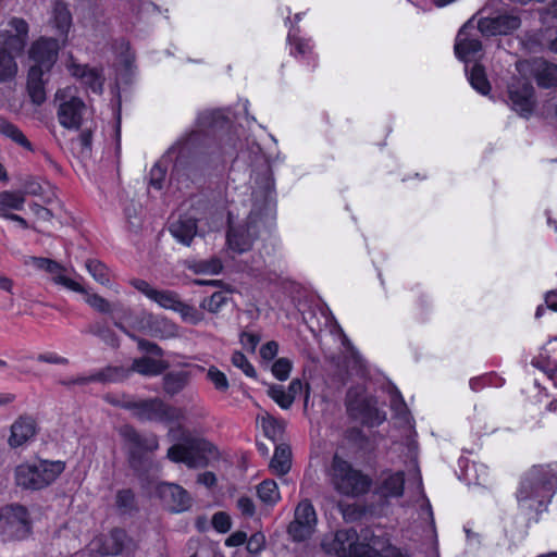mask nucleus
I'll return each instance as SVG.
<instances>
[{
  "label": "nucleus",
  "mask_w": 557,
  "mask_h": 557,
  "mask_svg": "<svg viewBox=\"0 0 557 557\" xmlns=\"http://www.w3.org/2000/svg\"><path fill=\"white\" fill-rule=\"evenodd\" d=\"M327 475L333 488L346 497L361 496L368 493L372 485V480L368 475L337 454L332 459Z\"/></svg>",
  "instance_id": "nucleus-3"
},
{
  "label": "nucleus",
  "mask_w": 557,
  "mask_h": 557,
  "mask_svg": "<svg viewBox=\"0 0 557 557\" xmlns=\"http://www.w3.org/2000/svg\"><path fill=\"white\" fill-rule=\"evenodd\" d=\"M129 370L124 367L109 366L91 373L92 382L115 383L125 380Z\"/></svg>",
  "instance_id": "nucleus-32"
},
{
  "label": "nucleus",
  "mask_w": 557,
  "mask_h": 557,
  "mask_svg": "<svg viewBox=\"0 0 557 557\" xmlns=\"http://www.w3.org/2000/svg\"><path fill=\"white\" fill-rule=\"evenodd\" d=\"M163 160L157 162L150 170V185L156 189L163 187V182L166 174V168L163 166Z\"/></svg>",
  "instance_id": "nucleus-53"
},
{
  "label": "nucleus",
  "mask_w": 557,
  "mask_h": 557,
  "mask_svg": "<svg viewBox=\"0 0 557 557\" xmlns=\"http://www.w3.org/2000/svg\"><path fill=\"white\" fill-rule=\"evenodd\" d=\"M387 393L389 395L391 409L394 412V416L403 423L409 424L410 412L399 389L395 385L389 384Z\"/></svg>",
  "instance_id": "nucleus-29"
},
{
  "label": "nucleus",
  "mask_w": 557,
  "mask_h": 557,
  "mask_svg": "<svg viewBox=\"0 0 557 557\" xmlns=\"http://www.w3.org/2000/svg\"><path fill=\"white\" fill-rule=\"evenodd\" d=\"M30 263L38 270H42L51 275V281L72 292L85 293V288L78 282L66 276L67 269L61 263L42 257H32Z\"/></svg>",
  "instance_id": "nucleus-16"
},
{
  "label": "nucleus",
  "mask_w": 557,
  "mask_h": 557,
  "mask_svg": "<svg viewBox=\"0 0 557 557\" xmlns=\"http://www.w3.org/2000/svg\"><path fill=\"white\" fill-rule=\"evenodd\" d=\"M212 525L220 533H226L232 527L231 517L224 512H215L212 517Z\"/></svg>",
  "instance_id": "nucleus-54"
},
{
  "label": "nucleus",
  "mask_w": 557,
  "mask_h": 557,
  "mask_svg": "<svg viewBox=\"0 0 557 557\" xmlns=\"http://www.w3.org/2000/svg\"><path fill=\"white\" fill-rule=\"evenodd\" d=\"M69 71L72 76L79 79L86 87L95 94H101L103 89L104 77L102 71L98 67L71 63Z\"/></svg>",
  "instance_id": "nucleus-22"
},
{
  "label": "nucleus",
  "mask_w": 557,
  "mask_h": 557,
  "mask_svg": "<svg viewBox=\"0 0 557 557\" xmlns=\"http://www.w3.org/2000/svg\"><path fill=\"white\" fill-rule=\"evenodd\" d=\"M207 379L213 384L214 388L221 393H225L230 388V383L225 373L214 366H211L208 369Z\"/></svg>",
  "instance_id": "nucleus-45"
},
{
  "label": "nucleus",
  "mask_w": 557,
  "mask_h": 557,
  "mask_svg": "<svg viewBox=\"0 0 557 557\" xmlns=\"http://www.w3.org/2000/svg\"><path fill=\"white\" fill-rule=\"evenodd\" d=\"M64 469L65 463L60 460L22 463L15 468V482L23 488L41 490L54 482Z\"/></svg>",
  "instance_id": "nucleus-5"
},
{
  "label": "nucleus",
  "mask_w": 557,
  "mask_h": 557,
  "mask_svg": "<svg viewBox=\"0 0 557 557\" xmlns=\"http://www.w3.org/2000/svg\"><path fill=\"white\" fill-rule=\"evenodd\" d=\"M84 332L99 337L110 346H117V338L106 322L96 321L90 323Z\"/></svg>",
  "instance_id": "nucleus-35"
},
{
  "label": "nucleus",
  "mask_w": 557,
  "mask_h": 557,
  "mask_svg": "<svg viewBox=\"0 0 557 557\" xmlns=\"http://www.w3.org/2000/svg\"><path fill=\"white\" fill-rule=\"evenodd\" d=\"M259 498L265 504H275L280 500L277 484L273 480H264L257 487Z\"/></svg>",
  "instance_id": "nucleus-37"
},
{
  "label": "nucleus",
  "mask_w": 557,
  "mask_h": 557,
  "mask_svg": "<svg viewBox=\"0 0 557 557\" xmlns=\"http://www.w3.org/2000/svg\"><path fill=\"white\" fill-rule=\"evenodd\" d=\"M189 377V373L183 370L168 372L163 376L164 392L170 396L178 394L188 384Z\"/></svg>",
  "instance_id": "nucleus-30"
},
{
  "label": "nucleus",
  "mask_w": 557,
  "mask_h": 557,
  "mask_svg": "<svg viewBox=\"0 0 557 557\" xmlns=\"http://www.w3.org/2000/svg\"><path fill=\"white\" fill-rule=\"evenodd\" d=\"M59 49L57 39L42 37L32 45L29 57L35 63L44 65L46 71H50L57 61Z\"/></svg>",
  "instance_id": "nucleus-19"
},
{
  "label": "nucleus",
  "mask_w": 557,
  "mask_h": 557,
  "mask_svg": "<svg viewBox=\"0 0 557 557\" xmlns=\"http://www.w3.org/2000/svg\"><path fill=\"white\" fill-rule=\"evenodd\" d=\"M2 133L10 137L12 140L17 143L18 145L30 149V143L25 137V135L13 124L4 123L1 127Z\"/></svg>",
  "instance_id": "nucleus-49"
},
{
  "label": "nucleus",
  "mask_w": 557,
  "mask_h": 557,
  "mask_svg": "<svg viewBox=\"0 0 557 557\" xmlns=\"http://www.w3.org/2000/svg\"><path fill=\"white\" fill-rule=\"evenodd\" d=\"M136 543L122 529H114L108 535L96 537L89 544V552L99 557L116 556L127 550H135Z\"/></svg>",
  "instance_id": "nucleus-11"
},
{
  "label": "nucleus",
  "mask_w": 557,
  "mask_h": 557,
  "mask_svg": "<svg viewBox=\"0 0 557 557\" xmlns=\"http://www.w3.org/2000/svg\"><path fill=\"white\" fill-rule=\"evenodd\" d=\"M47 72L44 65L34 62L28 71L27 84L44 83L42 76Z\"/></svg>",
  "instance_id": "nucleus-60"
},
{
  "label": "nucleus",
  "mask_w": 557,
  "mask_h": 557,
  "mask_svg": "<svg viewBox=\"0 0 557 557\" xmlns=\"http://www.w3.org/2000/svg\"><path fill=\"white\" fill-rule=\"evenodd\" d=\"M86 269L95 281L108 286L110 283L109 269L99 260L89 259L86 261Z\"/></svg>",
  "instance_id": "nucleus-38"
},
{
  "label": "nucleus",
  "mask_w": 557,
  "mask_h": 557,
  "mask_svg": "<svg viewBox=\"0 0 557 557\" xmlns=\"http://www.w3.org/2000/svg\"><path fill=\"white\" fill-rule=\"evenodd\" d=\"M537 85L542 88H552L557 86V65L545 61L544 59H533L527 62Z\"/></svg>",
  "instance_id": "nucleus-24"
},
{
  "label": "nucleus",
  "mask_w": 557,
  "mask_h": 557,
  "mask_svg": "<svg viewBox=\"0 0 557 557\" xmlns=\"http://www.w3.org/2000/svg\"><path fill=\"white\" fill-rule=\"evenodd\" d=\"M25 203L23 191H9L0 193V216L8 214L10 210H22Z\"/></svg>",
  "instance_id": "nucleus-34"
},
{
  "label": "nucleus",
  "mask_w": 557,
  "mask_h": 557,
  "mask_svg": "<svg viewBox=\"0 0 557 557\" xmlns=\"http://www.w3.org/2000/svg\"><path fill=\"white\" fill-rule=\"evenodd\" d=\"M50 23L59 36L65 40L72 27V14L67 4L61 0L54 1Z\"/></svg>",
  "instance_id": "nucleus-26"
},
{
  "label": "nucleus",
  "mask_w": 557,
  "mask_h": 557,
  "mask_svg": "<svg viewBox=\"0 0 557 557\" xmlns=\"http://www.w3.org/2000/svg\"><path fill=\"white\" fill-rule=\"evenodd\" d=\"M317 513L309 499H302L296 507L294 520L288 524L287 532L295 542L308 540L317 525Z\"/></svg>",
  "instance_id": "nucleus-12"
},
{
  "label": "nucleus",
  "mask_w": 557,
  "mask_h": 557,
  "mask_svg": "<svg viewBox=\"0 0 557 557\" xmlns=\"http://www.w3.org/2000/svg\"><path fill=\"white\" fill-rule=\"evenodd\" d=\"M115 505L121 513H131L136 509L135 494L129 488L120 490L115 496Z\"/></svg>",
  "instance_id": "nucleus-40"
},
{
  "label": "nucleus",
  "mask_w": 557,
  "mask_h": 557,
  "mask_svg": "<svg viewBox=\"0 0 557 557\" xmlns=\"http://www.w3.org/2000/svg\"><path fill=\"white\" fill-rule=\"evenodd\" d=\"M257 236L258 226L252 216H249L245 225L230 226L227 231V245L231 250L243 253L251 248Z\"/></svg>",
  "instance_id": "nucleus-18"
},
{
  "label": "nucleus",
  "mask_w": 557,
  "mask_h": 557,
  "mask_svg": "<svg viewBox=\"0 0 557 557\" xmlns=\"http://www.w3.org/2000/svg\"><path fill=\"white\" fill-rule=\"evenodd\" d=\"M138 329L145 334L166 338L175 334V326L168 319L152 313L144 312L138 319Z\"/></svg>",
  "instance_id": "nucleus-20"
},
{
  "label": "nucleus",
  "mask_w": 557,
  "mask_h": 557,
  "mask_svg": "<svg viewBox=\"0 0 557 557\" xmlns=\"http://www.w3.org/2000/svg\"><path fill=\"white\" fill-rule=\"evenodd\" d=\"M404 472L385 471L380 476L376 494L383 498H398L404 494Z\"/></svg>",
  "instance_id": "nucleus-23"
},
{
  "label": "nucleus",
  "mask_w": 557,
  "mask_h": 557,
  "mask_svg": "<svg viewBox=\"0 0 557 557\" xmlns=\"http://www.w3.org/2000/svg\"><path fill=\"white\" fill-rule=\"evenodd\" d=\"M131 284L133 285L134 288L144 294L147 298H149L150 300L153 299L157 289L153 288L147 281L134 278L131 281Z\"/></svg>",
  "instance_id": "nucleus-57"
},
{
  "label": "nucleus",
  "mask_w": 557,
  "mask_h": 557,
  "mask_svg": "<svg viewBox=\"0 0 557 557\" xmlns=\"http://www.w3.org/2000/svg\"><path fill=\"white\" fill-rule=\"evenodd\" d=\"M30 531L28 512L21 505L2 508L1 534L3 541L23 540Z\"/></svg>",
  "instance_id": "nucleus-10"
},
{
  "label": "nucleus",
  "mask_w": 557,
  "mask_h": 557,
  "mask_svg": "<svg viewBox=\"0 0 557 557\" xmlns=\"http://www.w3.org/2000/svg\"><path fill=\"white\" fill-rule=\"evenodd\" d=\"M269 395L282 409H288L294 403L292 394L281 385L271 386Z\"/></svg>",
  "instance_id": "nucleus-46"
},
{
  "label": "nucleus",
  "mask_w": 557,
  "mask_h": 557,
  "mask_svg": "<svg viewBox=\"0 0 557 557\" xmlns=\"http://www.w3.org/2000/svg\"><path fill=\"white\" fill-rule=\"evenodd\" d=\"M277 352H278V344L274 341H270V342L265 343L260 348V356L265 361L273 360L276 357Z\"/></svg>",
  "instance_id": "nucleus-61"
},
{
  "label": "nucleus",
  "mask_w": 557,
  "mask_h": 557,
  "mask_svg": "<svg viewBox=\"0 0 557 557\" xmlns=\"http://www.w3.org/2000/svg\"><path fill=\"white\" fill-rule=\"evenodd\" d=\"M246 541L247 534L243 531H236L226 539L225 545L228 547H236L243 545Z\"/></svg>",
  "instance_id": "nucleus-63"
},
{
  "label": "nucleus",
  "mask_w": 557,
  "mask_h": 557,
  "mask_svg": "<svg viewBox=\"0 0 557 557\" xmlns=\"http://www.w3.org/2000/svg\"><path fill=\"white\" fill-rule=\"evenodd\" d=\"M557 490V462L533 466L517 491L520 508L540 513L545 511Z\"/></svg>",
  "instance_id": "nucleus-1"
},
{
  "label": "nucleus",
  "mask_w": 557,
  "mask_h": 557,
  "mask_svg": "<svg viewBox=\"0 0 557 557\" xmlns=\"http://www.w3.org/2000/svg\"><path fill=\"white\" fill-rule=\"evenodd\" d=\"M347 411L367 426H379L386 420L385 411L377 407L374 396L367 395L361 387H351L346 395Z\"/></svg>",
  "instance_id": "nucleus-7"
},
{
  "label": "nucleus",
  "mask_w": 557,
  "mask_h": 557,
  "mask_svg": "<svg viewBox=\"0 0 557 557\" xmlns=\"http://www.w3.org/2000/svg\"><path fill=\"white\" fill-rule=\"evenodd\" d=\"M468 79L471 86L481 95H487L490 92L491 85L482 65L475 63L468 75Z\"/></svg>",
  "instance_id": "nucleus-36"
},
{
  "label": "nucleus",
  "mask_w": 557,
  "mask_h": 557,
  "mask_svg": "<svg viewBox=\"0 0 557 557\" xmlns=\"http://www.w3.org/2000/svg\"><path fill=\"white\" fill-rule=\"evenodd\" d=\"M454 50L456 57L466 64L475 61L481 54L482 42L480 34L471 22L466 23L458 32ZM466 72L468 73V65H466Z\"/></svg>",
  "instance_id": "nucleus-14"
},
{
  "label": "nucleus",
  "mask_w": 557,
  "mask_h": 557,
  "mask_svg": "<svg viewBox=\"0 0 557 557\" xmlns=\"http://www.w3.org/2000/svg\"><path fill=\"white\" fill-rule=\"evenodd\" d=\"M496 26L499 28V35L508 34L520 27V18L513 15H498L495 17Z\"/></svg>",
  "instance_id": "nucleus-48"
},
{
  "label": "nucleus",
  "mask_w": 557,
  "mask_h": 557,
  "mask_svg": "<svg viewBox=\"0 0 557 557\" xmlns=\"http://www.w3.org/2000/svg\"><path fill=\"white\" fill-rule=\"evenodd\" d=\"M152 301L157 302L160 307L175 311L180 305L181 298L177 293L173 290H159L157 289Z\"/></svg>",
  "instance_id": "nucleus-42"
},
{
  "label": "nucleus",
  "mask_w": 557,
  "mask_h": 557,
  "mask_svg": "<svg viewBox=\"0 0 557 557\" xmlns=\"http://www.w3.org/2000/svg\"><path fill=\"white\" fill-rule=\"evenodd\" d=\"M293 29L295 26L292 25L290 30L287 36V40L290 45V54L295 58L297 57H308L311 59L312 69H315L318 65V60L315 57H310L312 53L313 46L311 45L310 39H305L293 34Z\"/></svg>",
  "instance_id": "nucleus-28"
},
{
  "label": "nucleus",
  "mask_w": 557,
  "mask_h": 557,
  "mask_svg": "<svg viewBox=\"0 0 557 557\" xmlns=\"http://www.w3.org/2000/svg\"><path fill=\"white\" fill-rule=\"evenodd\" d=\"M175 312L180 313L184 322L196 325L203 320V313L199 309L188 304L180 301Z\"/></svg>",
  "instance_id": "nucleus-44"
},
{
  "label": "nucleus",
  "mask_w": 557,
  "mask_h": 557,
  "mask_svg": "<svg viewBox=\"0 0 557 557\" xmlns=\"http://www.w3.org/2000/svg\"><path fill=\"white\" fill-rule=\"evenodd\" d=\"M166 368V361L156 360L149 357H141L133 360L129 371L146 376H156L161 374Z\"/></svg>",
  "instance_id": "nucleus-27"
},
{
  "label": "nucleus",
  "mask_w": 557,
  "mask_h": 557,
  "mask_svg": "<svg viewBox=\"0 0 557 557\" xmlns=\"http://www.w3.org/2000/svg\"><path fill=\"white\" fill-rule=\"evenodd\" d=\"M58 103L57 116L61 126L66 129H78L86 112L85 102L77 96L75 87H65L55 92Z\"/></svg>",
  "instance_id": "nucleus-9"
},
{
  "label": "nucleus",
  "mask_w": 557,
  "mask_h": 557,
  "mask_svg": "<svg viewBox=\"0 0 557 557\" xmlns=\"http://www.w3.org/2000/svg\"><path fill=\"white\" fill-rule=\"evenodd\" d=\"M247 550L251 554L260 553L265 545V537L261 532L252 534L247 541Z\"/></svg>",
  "instance_id": "nucleus-55"
},
{
  "label": "nucleus",
  "mask_w": 557,
  "mask_h": 557,
  "mask_svg": "<svg viewBox=\"0 0 557 557\" xmlns=\"http://www.w3.org/2000/svg\"><path fill=\"white\" fill-rule=\"evenodd\" d=\"M168 436L173 441H182V443L174 444L168 449L166 457L169 460L175 463H184L191 469L207 466L208 460L203 455L206 442L191 437L182 426L170 429Z\"/></svg>",
  "instance_id": "nucleus-4"
},
{
  "label": "nucleus",
  "mask_w": 557,
  "mask_h": 557,
  "mask_svg": "<svg viewBox=\"0 0 557 557\" xmlns=\"http://www.w3.org/2000/svg\"><path fill=\"white\" fill-rule=\"evenodd\" d=\"M36 359L39 362H45V363H50V364H63V366L69 364V359L67 358L59 356L55 352L39 354L36 357Z\"/></svg>",
  "instance_id": "nucleus-58"
},
{
  "label": "nucleus",
  "mask_w": 557,
  "mask_h": 557,
  "mask_svg": "<svg viewBox=\"0 0 557 557\" xmlns=\"http://www.w3.org/2000/svg\"><path fill=\"white\" fill-rule=\"evenodd\" d=\"M28 23L21 17L9 20L0 32V83L11 81L17 73V63L11 52H22L28 40Z\"/></svg>",
  "instance_id": "nucleus-2"
},
{
  "label": "nucleus",
  "mask_w": 557,
  "mask_h": 557,
  "mask_svg": "<svg viewBox=\"0 0 557 557\" xmlns=\"http://www.w3.org/2000/svg\"><path fill=\"white\" fill-rule=\"evenodd\" d=\"M27 89L34 103L41 104L46 100L44 83L27 84Z\"/></svg>",
  "instance_id": "nucleus-56"
},
{
  "label": "nucleus",
  "mask_w": 557,
  "mask_h": 557,
  "mask_svg": "<svg viewBox=\"0 0 557 557\" xmlns=\"http://www.w3.org/2000/svg\"><path fill=\"white\" fill-rule=\"evenodd\" d=\"M36 434V421L30 416H20L11 425L8 440L10 447L17 448L26 444Z\"/></svg>",
  "instance_id": "nucleus-21"
},
{
  "label": "nucleus",
  "mask_w": 557,
  "mask_h": 557,
  "mask_svg": "<svg viewBox=\"0 0 557 557\" xmlns=\"http://www.w3.org/2000/svg\"><path fill=\"white\" fill-rule=\"evenodd\" d=\"M231 362L235 368L240 369L246 376L251 379L257 377L256 369L243 352L234 351L231 358Z\"/></svg>",
  "instance_id": "nucleus-47"
},
{
  "label": "nucleus",
  "mask_w": 557,
  "mask_h": 557,
  "mask_svg": "<svg viewBox=\"0 0 557 557\" xmlns=\"http://www.w3.org/2000/svg\"><path fill=\"white\" fill-rule=\"evenodd\" d=\"M169 232L178 243L190 246L198 234L197 220L187 215L180 216L170 224Z\"/></svg>",
  "instance_id": "nucleus-25"
},
{
  "label": "nucleus",
  "mask_w": 557,
  "mask_h": 557,
  "mask_svg": "<svg viewBox=\"0 0 557 557\" xmlns=\"http://www.w3.org/2000/svg\"><path fill=\"white\" fill-rule=\"evenodd\" d=\"M126 410L141 422L171 423L182 418L180 409L166 404L159 397L133 400L125 405Z\"/></svg>",
  "instance_id": "nucleus-8"
},
{
  "label": "nucleus",
  "mask_w": 557,
  "mask_h": 557,
  "mask_svg": "<svg viewBox=\"0 0 557 557\" xmlns=\"http://www.w3.org/2000/svg\"><path fill=\"white\" fill-rule=\"evenodd\" d=\"M240 344L244 348L250 350L253 352L260 342V337L257 334L249 333V332H243L240 334Z\"/></svg>",
  "instance_id": "nucleus-59"
},
{
  "label": "nucleus",
  "mask_w": 557,
  "mask_h": 557,
  "mask_svg": "<svg viewBox=\"0 0 557 557\" xmlns=\"http://www.w3.org/2000/svg\"><path fill=\"white\" fill-rule=\"evenodd\" d=\"M508 97L512 109L521 116L531 115L534 108V88L530 82L522 78H513L508 85Z\"/></svg>",
  "instance_id": "nucleus-15"
},
{
  "label": "nucleus",
  "mask_w": 557,
  "mask_h": 557,
  "mask_svg": "<svg viewBox=\"0 0 557 557\" xmlns=\"http://www.w3.org/2000/svg\"><path fill=\"white\" fill-rule=\"evenodd\" d=\"M121 435L131 445L128 459L134 469H137L141 462L143 453H152L159 448V440L156 434H140L131 425L123 426Z\"/></svg>",
  "instance_id": "nucleus-13"
},
{
  "label": "nucleus",
  "mask_w": 557,
  "mask_h": 557,
  "mask_svg": "<svg viewBox=\"0 0 557 557\" xmlns=\"http://www.w3.org/2000/svg\"><path fill=\"white\" fill-rule=\"evenodd\" d=\"M237 507L243 515L251 517L255 513V504L251 498L243 496L237 500Z\"/></svg>",
  "instance_id": "nucleus-62"
},
{
  "label": "nucleus",
  "mask_w": 557,
  "mask_h": 557,
  "mask_svg": "<svg viewBox=\"0 0 557 557\" xmlns=\"http://www.w3.org/2000/svg\"><path fill=\"white\" fill-rule=\"evenodd\" d=\"M157 494L172 512H183L191 506L189 493L178 484L161 482L157 486Z\"/></svg>",
  "instance_id": "nucleus-17"
},
{
  "label": "nucleus",
  "mask_w": 557,
  "mask_h": 557,
  "mask_svg": "<svg viewBox=\"0 0 557 557\" xmlns=\"http://www.w3.org/2000/svg\"><path fill=\"white\" fill-rule=\"evenodd\" d=\"M230 300L226 292H215L201 301L200 307L211 313H218Z\"/></svg>",
  "instance_id": "nucleus-41"
},
{
  "label": "nucleus",
  "mask_w": 557,
  "mask_h": 557,
  "mask_svg": "<svg viewBox=\"0 0 557 557\" xmlns=\"http://www.w3.org/2000/svg\"><path fill=\"white\" fill-rule=\"evenodd\" d=\"M115 326L119 327L122 332H124L129 338H132L133 341L137 342L139 350L145 351V352L150 354V355H153V356H157V357H162L163 356L162 348L160 346H158L156 343H152V342H149L147 339L137 337L136 335H134L131 332H128L126 330V327L123 324L119 323V322L115 323Z\"/></svg>",
  "instance_id": "nucleus-39"
},
{
  "label": "nucleus",
  "mask_w": 557,
  "mask_h": 557,
  "mask_svg": "<svg viewBox=\"0 0 557 557\" xmlns=\"http://www.w3.org/2000/svg\"><path fill=\"white\" fill-rule=\"evenodd\" d=\"M475 30L482 36L499 35V28L496 26L495 17H483L479 20Z\"/></svg>",
  "instance_id": "nucleus-52"
},
{
  "label": "nucleus",
  "mask_w": 557,
  "mask_h": 557,
  "mask_svg": "<svg viewBox=\"0 0 557 557\" xmlns=\"http://www.w3.org/2000/svg\"><path fill=\"white\" fill-rule=\"evenodd\" d=\"M271 470L278 475L286 474L290 469V449L287 445L275 447L273 458L270 462Z\"/></svg>",
  "instance_id": "nucleus-33"
},
{
  "label": "nucleus",
  "mask_w": 557,
  "mask_h": 557,
  "mask_svg": "<svg viewBox=\"0 0 557 557\" xmlns=\"http://www.w3.org/2000/svg\"><path fill=\"white\" fill-rule=\"evenodd\" d=\"M292 368V360L288 358H278L272 366V373L277 380L285 381L288 379Z\"/></svg>",
  "instance_id": "nucleus-50"
},
{
  "label": "nucleus",
  "mask_w": 557,
  "mask_h": 557,
  "mask_svg": "<svg viewBox=\"0 0 557 557\" xmlns=\"http://www.w3.org/2000/svg\"><path fill=\"white\" fill-rule=\"evenodd\" d=\"M321 546L326 554L337 557H376L375 549L359 543L358 533L354 529L338 530L326 535Z\"/></svg>",
  "instance_id": "nucleus-6"
},
{
  "label": "nucleus",
  "mask_w": 557,
  "mask_h": 557,
  "mask_svg": "<svg viewBox=\"0 0 557 557\" xmlns=\"http://www.w3.org/2000/svg\"><path fill=\"white\" fill-rule=\"evenodd\" d=\"M227 119L221 110H208L201 112L197 117V125L200 131L223 128Z\"/></svg>",
  "instance_id": "nucleus-31"
},
{
  "label": "nucleus",
  "mask_w": 557,
  "mask_h": 557,
  "mask_svg": "<svg viewBox=\"0 0 557 557\" xmlns=\"http://www.w3.org/2000/svg\"><path fill=\"white\" fill-rule=\"evenodd\" d=\"M376 557H409L407 550L400 549L395 546H388L383 555L376 553Z\"/></svg>",
  "instance_id": "nucleus-64"
},
{
  "label": "nucleus",
  "mask_w": 557,
  "mask_h": 557,
  "mask_svg": "<svg viewBox=\"0 0 557 557\" xmlns=\"http://www.w3.org/2000/svg\"><path fill=\"white\" fill-rule=\"evenodd\" d=\"M191 269L199 274H219L223 270V263L220 258L212 257L208 260L196 261Z\"/></svg>",
  "instance_id": "nucleus-43"
},
{
  "label": "nucleus",
  "mask_w": 557,
  "mask_h": 557,
  "mask_svg": "<svg viewBox=\"0 0 557 557\" xmlns=\"http://www.w3.org/2000/svg\"><path fill=\"white\" fill-rule=\"evenodd\" d=\"M86 295L85 301L96 311L100 313H109L111 312L110 302L101 297L98 294H88L86 290L84 293Z\"/></svg>",
  "instance_id": "nucleus-51"
}]
</instances>
